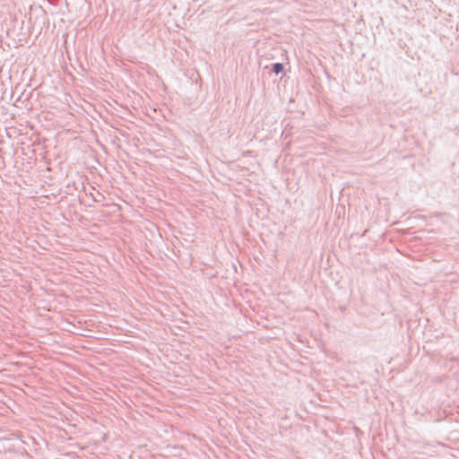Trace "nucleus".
<instances>
[{
	"instance_id": "1",
	"label": "nucleus",
	"mask_w": 459,
	"mask_h": 459,
	"mask_svg": "<svg viewBox=\"0 0 459 459\" xmlns=\"http://www.w3.org/2000/svg\"><path fill=\"white\" fill-rule=\"evenodd\" d=\"M282 70H283V66H282V65H281V64H275V65H273V72H274L275 74H279V73H281Z\"/></svg>"
}]
</instances>
